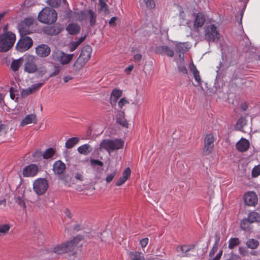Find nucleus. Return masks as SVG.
<instances>
[{"mask_svg":"<svg viewBox=\"0 0 260 260\" xmlns=\"http://www.w3.org/2000/svg\"><path fill=\"white\" fill-rule=\"evenodd\" d=\"M15 35L11 31H5L0 35V52H7L14 45Z\"/></svg>","mask_w":260,"mask_h":260,"instance_id":"1","label":"nucleus"},{"mask_svg":"<svg viewBox=\"0 0 260 260\" xmlns=\"http://www.w3.org/2000/svg\"><path fill=\"white\" fill-rule=\"evenodd\" d=\"M57 14L56 11L50 8H44L38 15L39 20L44 23L52 24L57 20Z\"/></svg>","mask_w":260,"mask_h":260,"instance_id":"2","label":"nucleus"},{"mask_svg":"<svg viewBox=\"0 0 260 260\" xmlns=\"http://www.w3.org/2000/svg\"><path fill=\"white\" fill-rule=\"evenodd\" d=\"M124 145V141L121 139H105L102 141L100 145L101 150H105L109 153L114 150L122 148Z\"/></svg>","mask_w":260,"mask_h":260,"instance_id":"3","label":"nucleus"},{"mask_svg":"<svg viewBox=\"0 0 260 260\" xmlns=\"http://www.w3.org/2000/svg\"><path fill=\"white\" fill-rule=\"evenodd\" d=\"M74 17L79 21H87L90 25L92 26L95 24L96 21V14L94 11L89 9L85 10L79 12H76Z\"/></svg>","mask_w":260,"mask_h":260,"instance_id":"4","label":"nucleus"},{"mask_svg":"<svg viewBox=\"0 0 260 260\" xmlns=\"http://www.w3.org/2000/svg\"><path fill=\"white\" fill-rule=\"evenodd\" d=\"M74 54H67L57 50L53 51L51 54L52 59L60 64L64 66L68 64L73 59Z\"/></svg>","mask_w":260,"mask_h":260,"instance_id":"5","label":"nucleus"},{"mask_svg":"<svg viewBox=\"0 0 260 260\" xmlns=\"http://www.w3.org/2000/svg\"><path fill=\"white\" fill-rule=\"evenodd\" d=\"M205 38L208 42H213L218 40L220 34L216 26L214 24L207 26L205 28Z\"/></svg>","mask_w":260,"mask_h":260,"instance_id":"6","label":"nucleus"},{"mask_svg":"<svg viewBox=\"0 0 260 260\" xmlns=\"http://www.w3.org/2000/svg\"><path fill=\"white\" fill-rule=\"evenodd\" d=\"M48 187V183L46 179L38 178L35 180L33 183V189L39 196L45 193Z\"/></svg>","mask_w":260,"mask_h":260,"instance_id":"7","label":"nucleus"},{"mask_svg":"<svg viewBox=\"0 0 260 260\" xmlns=\"http://www.w3.org/2000/svg\"><path fill=\"white\" fill-rule=\"evenodd\" d=\"M24 70L28 73H34L37 71L36 57L31 55H27L24 59Z\"/></svg>","mask_w":260,"mask_h":260,"instance_id":"8","label":"nucleus"},{"mask_svg":"<svg viewBox=\"0 0 260 260\" xmlns=\"http://www.w3.org/2000/svg\"><path fill=\"white\" fill-rule=\"evenodd\" d=\"M34 24V19L31 18L25 19L18 25V30L21 35H26L32 32L31 27Z\"/></svg>","mask_w":260,"mask_h":260,"instance_id":"9","label":"nucleus"},{"mask_svg":"<svg viewBox=\"0 0 260 260\" xmlns=\"http://www.w3.org/2000/svg\"><path fill=\"white\" fill-rule=\"evenodd\" d=\"M32 39L27 36L22 37L17 42L16 48L20 52H23L29 49L32 45Z\"/></svg>","mask_w":260,"mask_h":260,"instance_id":"10","label":"nucleus"},{"mask_svg":"<svg viewBox=\"0 0 260 260\" xmlns=\"http://www.w3.org/2000/svg\"><path fill=\"white\" fill-rule=\"evenodd\" d=\"M214 141L215 138L212 134H209L206 136L203 150L204 155H208L211 153L214 148Z\"/></svg>","mask_w":260,"mask_h":260,"instance_id":"11","label":"nucleus"},{"mask_svg":"<svg viewBox=\"0 0 260 260\" xmlns=\"http://www.w3.org/2000/svg\"><path fill=\"white\" fill-rule=\"evenodd\" d=\"M74 249V245L72 242H67L56 245L53 248V251L57 254H61L72 251Z\"/></svg>","mask_w":260,"mask_h":260,"instance_id":"12","label":"nucleus"},{"mask_svg":"<svg viewBox=\"0 0 260 260\" xmlns=\"http://www.w3.org/2000/svg\"><path fill=\"white\" fill-rule=\"evenodd\" d=\"M245 204L248 206L254 207L257 203L258 199L253 191H248L243 197Z\"/></svg>","mask_w":260,"mask_h":260,"instance_id":"13","label":"nucleus"},{"mask_svg":"<svg viewBox=\"0 0 260 260\" xmlns=\"http://www.w3.org/2000/svg\"><path fill=\"white\" fill-rule=\"evenodd\" d=\"M39 172L37 165L31 164L26 166L22 171V175L25 177H32L35 176Z\"/></svg>","mask_w":260,"mask_h":260,"instance_id":"14","label":"nucleus"},{"mask_svg":"<svg viewBox=\"0 0 260 260\" xmlns=\"http://www.w3.org/2000/svg\"><path fill=\"white\" fill-rule=\"evenodd\" d=\"M48 79V78H46V80H45L44 82L42 83L33 84L30 87H29L23 90L21 92L22 96L25 97L30 94L35 92L36 91L38 90L41 88V87H42V86L44 84L45 81Z\"/></svg>","mask_w":260,"mask_h":260,"instance_id":"15","label":"nucleus"},{"mask_svg":"<svg viewBox=\"0 0 260 260\" xmlns=\"http://www.w3.org/2000/svg\"><path fill=\"white\" fill-rule=\"evenodd\" d=\"M50 47L46 44H41L36 48V54L40 57H45L50 53Z\"/></svg>","mask_w":260,"mask_h":260,"instance_id":"16","label":"nucleus"},{"mask_svg":"<svg viewBox=\"0 0 260 260\" xmlns=\"http://www.w3.org/2000/svg\"><path fill=\"white\" fill-rule=\"evenodd\" d=\"M66 169V165L61 160L56 161L53 165V171L57 175L62 174Z\"/></svg>","mask_w":260,"mask_h":260,"instance_id":"17","label":"nucleus"},{"mask_svg":"<svg viewBox=\"0 0 260 260\" xmlns=\"http://www.w3.org/2000/svg\"><path fill=\"white\" fill-rule=\"evenodd\" d=\"M249 145V142L242 138L236 144V148L240 152H245L248 149Z\"/></svg>","mask_w":260,"mask_h":260,"instance_id":"18","label":"nucleus"},{"mask_svg":"<svg viewBox=\"0 0 260 260\" xmlns=\"http://www.w3.org/2000/svg\"><path fill=\"white\" fill-rule=\"evenodd\" d=\"M91 46L86 45L82 49L79 57L87 62L91 57Z\"/></svg>","mask_w":260,"mask_h":260,"instance_id":"19","label":"nucleus"},{"mask_svg":"<svg viewBox=\"0 0 260 260\" xmlns=\"http://www.w3.org/2000/svg\"><path fill=\"white\" fill-rule=\"evenodd\" d=\"M37 123V116L35 114H31L27 115L22 120L20 126H24L26 125Z\"/></svg>","mask_w":260,"mask_h":260,"instance_id":"20","label":"nucleus"},{"mask_svg":"<svg viewBox=\"0 0 260 260\" xmlns=\"http://www.w3.org/2000/svg\"><path fill=\"white\" fill-rule=\"evenodd\" d=\"M127 254L131 260H149V259H146L144 254L140 251H128Z\"/></svg>","mask_w":260,"mask_h":260,"instance_id":"21","label":"nucleus"},{"mask_svg":"<svg viewBox=\"0 0 260 260\" xmlns=\"http://www.w3.org/2000/svg\"><path fill=\"white\" fill-rule=\"evenodd\" d=\"M190 72L193 75V77L195 79V81L197 84H194V86H199L202 84V79L200 75L199 71L197 69L196 66L192 64L190 67Z\"/></svg>","mask_w":260,"mask_h":260,"instance_id":"22","label":"nucleus"},{"mask_svg":"<svg viewBox=\"0 0 260 260\" xmlns=\"http://www.w3.org/2000/svg\"><path fill=\"white\" fill-rule=\"evenodd\" d=\"M157 51L159 53L166 55L170 57H172L174 55L173 50L169 47L165 45L158 47Z\"/></svg>","mask_w":260,"mask_h":260,"instance_id":"23","label":"nucleus"},{"mask_svg":"<svg viewBox=\"0 0 260 260\" xmlns=\"http://www.w3.org/2000/svg\"><path fill=\"white\" fill-rule=\"evenodd\" d=\"M205 21V16L201 13H199L196 16V19L194 23V27L198 28L203 26Z\"/></svg>","mask_w":260,"mask_h":260,"instance_id":"24","label":"nucleus"},{"mask_svg":"<svg viewBox=\"0 0 260 260\" xmlns=\"http://www.w3.org/2000/svg\"><path fill=\"white\" fill-rule=\"evenodd\" d=\"M124 112L118 111L116 114V121L123 127H127L128 123L124 118Z\"/></svg>","mask_w":260,"mask_h":260,"instance_id":"25","label":"nucleus"},{"mask_svg":"<svg viewBox=\"0 0 260 260\" xmlns=\"http://www.w3.org/2000/svg\"><path fill=\"white\" fill-rule=\"evenodd\" d=\"M66 30L71 35H76L80 32V26L77 23H71L67 26Z\"/></svg>","mask_w":260,"mask_h":260,"instance_id":"26","label":"nucleus"},{"mask_svg":"<svg viewBox=\"0 0 260 260\" xmlns=\"http://www.w3.org/2000/svg\"><path fill=\"white\" fill-rule=\"evenodd\" d=\"M24 59L22 57H20L17 59H14L11 63V69L14 72L17 71L20 67L22 66Z\"/></svg>","mask_w":260,"mask_h":260,"instance_id":"27","label":"nucleus"},{"mask_svg":"<svg viewBox=\"0 0 260 260\" xmlns=\"http://www.w3.org/2000/svg\"><path fill=\"white\" fill-rule=\"evenodd\" d=\"M246 218L251 223L260 222V215L256 212L252 211L249 213Z\"/></svg>","mask_w":260,"mask_h":260,"instance_id":"28","label":"nucleus"},{"mask_svg":"<svg viewBox=\"0 0 260 260\" xmlns=\"http://www.w3.org/2000/svg\"><path fill=\"white\" fill-rule=\"evenodd\" d=\"M85 37L80 38L77 41L71 42L68 45V47L70 51L73 52L75 50L78 46L82 43L85 40Z\"/></svg>","mask_w":260,"mask_h":260,"instance_id":"29","label":"nucleus"},{"mask_svg":"<svg viewBox=\"0 0 260 260\" xmlns=\"http://www.w3.org/2000/svg\"><path fill=\"white\" fill-rule=\"evenodd\" d=\"M122 91L119 89H114L112 91L110 100L111 104H115L118 99L121 96Z\"/></svg>","mask_w":260,"mask_h":260,"instance_id":"30","label":"nucleus"},{"mask_svg":"<svg viewBox=\"0 0 260 260\" xmlns=\"http://www.w3.org/2000/svg\"><path fill=\"white\" fill-rule=\"evenodd\" d=\"M240 228L242 230L249 231L252 229L251 223L247 218L243 219L240 222Z\"/></svg>","mask_w":260,"mask_h":260,"instance_id":"31","label":"nucleus"},{"mask_svg":"<svg viewBox=\"0 0 260 260\" xmlns=\"http://www.w3.org/2000/svg\"><path fill=\"white\" fill-rule=\"evenodd\" d=\"M86 62L85 60L79 56L73 64L74 70L78 71L81 69Z\"/></svg>","mask_w":260,"mask_h":260,"instance_id":"32","label":"nucleus"},{"mask_svg":"<svg viewBox=\"0 0 260 260\" xmlns=\"http://www.w3.org/2000/svg\"><path fill=\"white\" fill-rule=\"evenodd\" d=\"M78 150L80 153L87 155L92 151V148L89 144H84L78 147Z\"/></svg>","mask_w":260,"mask_h":260,"instance_id":"33","label":"nucleus"},{"mask_svg":"<svg viewBox=\"0 0 260 260\" xmlns=\"http://www.w3.org/2000/svg\"><path fill=\"white\" fill-rule=\"evenodd\" d=\"M79 142V138L73 137L69 139L66 143V147L67 148H72Z\"/></svg>","mask_w":260,"mask_h":260,"instance_id":"34","label":"nucleus"},{"mask_svg":"<svg viewBox=\"0 0 260 260\" xmlns=\"http://www.w3.org/2000/svg\"><path fill=\"white\" fill-rule=\"evenodd\" d=\"M55 150L52 148H50L46 149L42 154L43 157L44 159H48L51 158L55 154Z\"/></svg>","mask_w":260,"mask_h":260,"instance_id":"35","label":"nucleus"},{"mask_svg":"<svg viewBox=\"0 0 260 260\" xmlns=\"http://www.w3.org/2000/svg\"><path fill=\"white\" fill-rule=\"evenodd\" d=\"M258 244V242L254 239H249L246 243L247 247L252 249L256 248Z\"/></svg>","mask_w":260,"mask_h":260,"instance_id":"36","label":"nucleus"},{"mask_svg":"<svg viewBox=\"0 0 260 260\" xmlns=\"http://www.w3.org/2000/svg\"><path fill=\"white\" fill-rule=\"evenodd\" d=\"M194 247L193 245H182L177 247V250L178 252L181 251L182 253H185L189 251H190L191 249H193Z\"/></svg>","mask_w":260,"mask_h":260,"instance_id":"37","label":"nucleus"},{"mask_svg":"<svg viewBox=\"0 0 260 260\" xmlns=\"http://www.w3.org/2000/svg\"><path fill=\"white\" fill-rule=\"evenodd\" d=\"M240 243V240L238 238H231L229 241V248L233 249Z\"/></svg>","mask_w":260,"mask_h":260,"instance_id":"38","label":"nucleus"},{"mask_svg":"<svg viewBox=\"0 0 260 260\" xmlns=\"http://www.w3.org/2000/svg\"><path fill=\"white\" fill-rule=\"evenodd\" d=\"M11 228V225L9 224H0V234L6 235L7 234Z\"/></svg>","mask_w":260,"mask_h":260,"instance_id":"39","label":"nucleus"},{"mask_svg":"<svg viewBox=\"0 0 260 260\" xmlns=\"http://www.w3.org/2000/svg\"><path fill=\"white\" fill-rule=\"evenodd\" d=\"M62 1L64 0H47V3L52 7L57 8L60 5Z\"/></svg>","mask_w":260,"mask_h":260,"instance_id":"40","label":"nucleus"},{"mask_svg":"<svg viewBox=\"0 0 260 260\" xmlns=\"http://www.w3.org/2000/svg\"><path fill=\"white\" fill-rule=\"evenodd\" d=\"M99 2H100L99 3L100 11H104V12H105V14H108L109 13V11L108 9L107 5L103 1L100 0Z\"/></svg>","mask_w":260,"mask_h":260,"instance_id":"41","label":"nucleus"},{"mask_svg":"<svg viewBox=\"0 0 260 260\" xmlns=\"http://www.w3.org/2000/svg\"><path fill=\"white\" fill-rule=\"evenodd\" d=\"M117 173L116 170H114L112 173L107 175L105 180L107 183H110Z\"/></svg>","mask_w":260,"mask_h":260,"instance_id":"42","label":"nucleus"},{"mask_svg":"<svg viewBox=\"0 0 260 260\" xmlns=\"http://www.w3.org/2000/svg\"><path fill=\"white\" fill-rule=\"evenodd\" d=\"M141 4L144 3L147 8H153L154 7L155 4L152 0H140Z\"/></svg>","mask_w":260,"mask_h":260,"instance_id":"43","label":"nucleus"},{"mask_svg":"<svg viewBox=\"0 0 260 260\" xmlns=\"http://www.w3.org/2000/svg\"><path fill=\"white\" fill-rule=\"evenodd\" d=\"M260 175V165L254 167L252 170V176L253 177H257Z\"/></svg>","mask_w":260,"mask_h":260,"instance_id":"44","label":"nucleus"},{"mask_svg":"<svg viewBox=\"0 0 260 260\" xmlns=\"http://www.w3.org/2000/svg\"><path fill=\"white\" fill-rule=\"evenodd\" d=\"M246 124V119L245 117H241L237 122L239 128H242Z\"/></svg>","mask_w":260,"mask_h":260,"instance_id":"45","label":"nucleus"},{"mask_svg":"<svg viewBox=\"0 0 260 260\" xmlns=\"http://www.w3.org/2000/svg\"><path fill=\"white\" fill-rule=\"evenodd\" d=\"M131 174V171L129 168H126L123 172L122 177L124 178L126 180L130 177Z\"/></svg>","mask_w":260,"mask_h":260,"instance_id":"46","label":"nucleus"},{"mask_svg":"<svg viewBox=\"0 0 260 260\" xmlns=\"http://www.w3.org/2000/svg\"><path fill=\"white\" fill-rule=\"evenodd\" d=\"M15 201L20 206L25 207V202L21 197H17L16 198Z\"/></svg>","mask_w":260,"mask_h":260,"instance_id":"47","label":"nucleus"},{"mask_svg":"<svg viewBox=\"0 0 260 260\" xmlns=\"http://www.w3.org/2000/svg\"><path fill=\"white\" fill-rule=\"evenodd\" d=\"M82 237L80 236H77L75 237L73 240L70 241V242H72L73 244L74 245V248L82 240Z\"/></svg>","mask_w":260,"mask_h":260,"instance_id":"48","label":"nucleus"},{"mask_svg":"<svg viewBox=\"0 0 260 260\" xmlns=\"http://www.w3.org/2000/svg\"><path fill=\"white\" fill-rule=\"evenodd\" d=\"M149 241V239L147 238H145L142 239L140 241V244L143 249H144L148 244ZM144 252H145V250L143 249Z\"/></svg>","mask_w":260,"mask_h":260,"instance_id":"49","label":"nucleus"},{"mask_svg":"<svg viewBox=\"0 0 260 260\" xmlns=\"http://www.w3.org/2000/svg\"><path fill=\"white\" fill-rule=\"evenodd\" d=\"M129 102L126 100L125 98H123L120 100L118 103V105L120 108H122L123 106L128 104Z\"/></svg>","mask_w":260,"mask_h":260,"instance_id":"50","label":"nucleus"},{"mask_svg":"<svg viewBox=\"0 0 260 260\" xmlns=\"http://www.w3.org/2000/svg\"><path fill=\"white\" fill-rule=\"evenodd\" d=\"M37 71V74L39 77H42L46 73V69L44 68L39 69Z\"/></svg>","mask_w":260,"mask_h":260,"instance_id":"51","label":"nucleus"},{"mask_svg":"<svg viewBox=\"0 0 260 260\" xmlns=\"http://www.w3.org/2000/svg\"><path fill=\"white\" fill-rule=\"evenodd\" d=\"M218 250V245L217 244H215L212 248V249H211V250L210 251V253H209V255L210 256H213L215 252H217Z\"/></svg>","mask_w":260,"mask_h":260,"instance_id":"52","label":"nucleus"},{"mask_svg":"<svg viewBox=\"0 0 260 260\" xmlns=\"http://www.w3.org/2000/svg\"><path fill=\"white\" fill-rule=\"evenodd\" d=\"M75 177L77 180L82 181L83 180V173L76 172L75 174Z\"/></svg>","mask_w":260,"mask_h":260,"instance_id":"53","label":"nucleus"},{"mask_svg":"<svg viewBox=\"0 0 260 260\" xmlns=\"http://www.w3.org/2000/svg\"><path fill=\"white\" fill-rule=\"evenodd\" d=\"M175 50L177 52H182L183 50V44L182 43L176 44L175 45Z\"/></svg>","mask_w":260,"mask_h":260,"instance_id":"54","label":"nucleus"},{"mask_svg":"<svg viewBox=\"0 0 260 260\" xmlns=\"http://www.w3.org/2000/svg\"><path fill=\"white\" fill-rule=\"evenodd\" d=\"M126 181V179H125L124 178L121 177L120 178H119V179L116 182V185L117 186H121L123 183H124Z\"/></svg>","mask_w":260,"mask_h":260,"instance_id":"55","label":"nucleus"},{"mask_svg":"<svg viewBox=\"0 0 260 260\" xmlns=\"http://www.w3.org/2000/svg\"><path fill=\"white\" fill-rule=\"evenodd\" d=\"M91 162L92 165H96L101 167H102L103 166V163L101 161L99 160L92 159L91 160Z\"/></svg>","mask_w":260,"mask_h":260,"instance_id":"56","label":"nucleus"},{"mask_svg":"<svg viewBox=\"0 0 260 260\" xmlns=\"http://www.w3.org/2000/svg\"><path fill=\"white\" fill-rule=\"evenodd\" d=\"M142 59V55L140 54H136L134 56V59L136 62H139Z\"/></svg>","mask_w":260,"mask_h":260,"instance_id":"57","label":"nucleus"},{"mask_svg":"<svg viewBox=\"0 0 260 260\" xmlns=\"http://www.w3.org/2000/svg\"><path fill=\"white\" fill-rule=\"evenodd\" d=\"M117 20V18L116 17H112L109 21V24L110 26H114L116 25V21Z\"/></svg>","mask_w":260,"mask_h":260,"instance_id":"58","label":"nucleus"},{"mask_svg":"<svg viewBox=\"0 0 260 260\" xmlns=\"http://www.w3.org/2000/svg\"><path fill=\"white\" fill-rule=\"evenodd\" d=\"M178 70L180 72L182 73L183 74H187V71L185 66H180L178 67Z\"/></svg>","mask_w":260,"mask_h":260,"instance_id":"59","label":"nucleus"},{"mask_svg":"<svg viewBox=\"0 0 260 260\" xmlns=\"http://www.w3.org/2000/svg\"><path fill=\"white\" fill-rule=\"evenodd\" d=\"M14 92V88L13 87H11L10 88V97L12 100H14L15 96Z\"/></svg>","mask_w":260,"mask_h":260,"instance_id":"60","label":"nucleus"},{"mask_svg":"<svg viewBox=\"0 0 260 260\" xmlns=\"http://www.w3.org/2000/svg\"><path fill=\"white\" fill-rule=\"evenodd\" d=\"M59 72H60V70H59V68L58 67L56 68V70L54 71V72H53L49 76V77H52V76H56V75H58L59 74Z\"/></svg>","mask_w":260,"mask_h":260,"instance_id":"61","label":"nucleus"},{"mask_svg":"<svg viewBox=\"0 0 260 260\" xmlns=\"http://www.w3.org/2000/svg\"><path fill=\"white\" fill-rule=\"evenodd\" d=\"M222 254V251H220L218 254L216 255V256L213 258L212 260H219L221 258V256Z\"/></svg>","mask_w":260,"mask_h":260,"instance_id":"62","label":"nucleus"},{"mask_svg":"<svg viewBox=\"0 0 260 260\" xmlns=\"http://www.w3.org/2000/svg\"><path fill=\"white\" fill-rule=\"evenodd\" d=\"M64 213L67 217H68L69 218H71L72 217V215L71 214V212L69 210L66 209Z\"/></svg>","mask_w":260,"mask_h":260,"instance_id":"63","label":"nucleus"},{"mask_svg":"<svg viewBox=\"0 0 260 260\" xmlns=\"http://www.w3.org/2000/svg\"><path fill=\"white\" fill-rule=\"evenodd\" d=\"M134 66L133 65H130L128 66L127 68L125 69V72H127V74H129L133 69Z\"/></svg>","mask_w":260,"mask_h":260,"instance_id":"64","label":"nucleus"}]
</instances>
